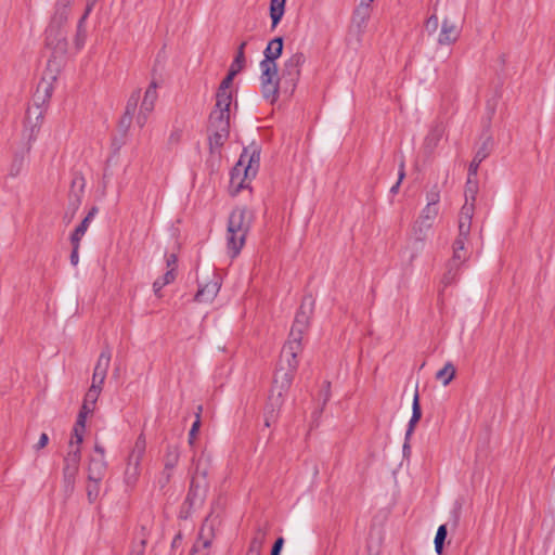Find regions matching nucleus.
<instances>
[{
    "label": "nucleus",
    "mask_w": 555,
    "mask_h": 555,
    "mask_svg": "<svg viewBox=\"0 0 555 555\" xmlns=\"http://www.w3.org/2000/svg\"><path fill=\"white\" fill-rule=\"evenodd\" d=\"M26 153H28L27 150L25 152H22L21 154L20 153L15 154L12 165H11V168H10V176L16 177L21 172L23 165H24Z\"/></svg>",
    "instance_id": "c03bdc74"
},
{
    "label": "nucleus",
    "mask_w": 555,
    "mask_h": 555,
    "mask_svg": "<svg viewBox=\"0 0 555 555\" xmlns=\"http://www.w3.org/2000/svg\"><path fill=\"white\" fill-rule=\"evenodd\" d=\"M93 3H94V1H91V2L87 3L85 13L82 14V16L78 21L77 34H76V37H75V44H76L77 49H81L83 47V44H85L86 37H87V31H86V28H85V22H86L88 15L90 14V12L92 11Z\"/></svg>",
    "instance_id": "5701e85b"
},
{
    "label": "nucleus",
    "mask_w": 555,
    "mask_h": 555,
    "mask_svg": "<svg viewBox=\"0 0 555 555\" xmlns=\"http://www.w3.org/2000/svg\"><path fill=\"white\" fill-rule=\"evenodd\" d=\"M284 47V40L282 37H275L269 41L267 48L263 51V62L276 63L275 61L282 55Z\"/></svg>",
    "instance_id": "6ab92c4d"
},
{
    "label": "nucleus",
    "mask_w": 555,
    "mask_h": 555,
    "mask_svg": "<svg viewBox=\"0 0 555 555\" xmlns=\"http://www.w3.org/2000/svg\"><path fill=\"white\" fill-rule=\"evenodd\" d=\"M306 62V56L302 52H296L285 60L281 72L282 92L293 95L298 85L301 66Z\"/></svg>",
    "instance_id": "423d86ee"
},
{
    "label": "nucleus",
    "mask_w": 555,
    "mask_h": 555,
    "mask_svg": "<svg viewBox=\"0 0 555 555\" xmlns=\"http://www.w3.org/2000/svg\"><path fill=\"white\" fill-rule=\"evenodd\" d=\"M207 490L208 482L206 480L205 472L203 473L202 477L198 475L192 477L190 488L183 503V508H186L184 518H186L188 514H190L192 511L203 505L206 499Z\"/></svg>",
    "instance_id": "1a4fd4ad"
},
{
    "label": "nucleus",
    "mask_w": 555,
    "mask_h": 555,
    "mask_svg": "<svg viewBox=\"0 0 555 555\" xmlns=\"http://www.w3.org/2000/svg\"><path fill=\"white\" fill-rule=\"evenodd\" d=\"M212 132L209 135L210 147H221L228 140L230 130L229 129H211Z\"/></svg>",
    "instance_id": "2f4dec72"
},
{
    "label": "nucleus",
    "mask_w": 555,
    "mask_h": 555,
    "mask_svg": "<svg viewBox=\"0 0 555 555\" xmlns=\"http://www.w3.org/2000/svg\"><path fill=\"white\" fill-rule=\"evenodd\" d=\"M260 154L261 147L255 142L244 147L230 172V188L233 195L247 188L246 181L256 177L260 167Z\"/></svg>",
    "instance_id": "f03ea898"
},
{
    "label": "nucleus",
    "mask_w": 555,
    "mask_h": 555,
    "mask_svg": "<svg viewBox=\"0 0 555 555\" xmlns=\"http://www.w3.org/2000/svg\"><path fill=\"white\" fill-rule=\"evenodd\" d=\"M79 468L63 466V490L66 498H69L75 490L76 477Z\"/></svg>",
    "instance_id": "4be33fe9"
},
{
    "label": "nucleus",
    "mask_w": 555,
    "mask_h": 555,
    "mask_svg": "<svg viewBox=\"0 0 555 555\" xmlns=\"http://www.w3.org/2000/svg\"><path fill=\"white\" fill-rule=\"evenodd\" d=\"M179 456L180 454L177 448L168 447L164 457V469H167V472H173L178 464Z\"/></svg>",
    "instance_id": "72a5a7b5"
},
{
    "label": "nucleus",
    "mask_w": 555,
    "mask_h": 555,
    "mask_svg": "<svg viewBox=\"0 0 555 555\" xmlns=\"http://www.w3.org/2000/svg\"><path fill=\"white\" fill-rule=\"evenodd\" d=\"M90 225V221L88 218H83L81 222L76 227L74 232L70 234V243H80L82 236L86 234L88 228Z\"/></svg>",
    "instance_id": "37998d69"
},
{
    "label": "nucleus",
    "mask_w": 555,
    "mask_h": 555,
    "mask_svg": "<svg viewBox=\"0 0 555 555\" xmlns=\"http://www.w3.org/2000/svg\"><path fill=\"white\" fill-rule=\"evenodd\" d=\"M181 137H182L181 130L177 129V130L172 131L169 135V143H171V144L178 143L181 140Z\"/></svg>",
    "instance_id": "338daca9"
},
{
    "label": "nucleus",
    "mask_w": 555,
    "mask_h": 555,
    "mask_svg": "<svg viewBox=\"0 0 555 555\" xmlns=\"http://www.w3.org/2000/svg\"><path fill=\"white\" fill-rule=\"evenodd\" d=\"M157 82L156 81H151L149 88L146 89L145 91V94H144V98H143V101L141 103V107L142 111L144 112H147V113H152L153 109H154V105H155V102L157 100Z\"/></svg>",
    "instance_id": "a878e982"
},
{
    "label": "nucleus",
    "mask_w": 555,
    "mask_h": 555,
    "mask_svg": "<svg viewBox=\"0 0 555 555\" xmlns=\"http://www.w3.org/2000/svg\"><path fill=\"white\" fill-rule=\"evenodd\" d=\"M91 414L88 406H81L78 413L76 423L73 428L72 439L76 440V444H81L83 441V434L86 429L87 416Z\"/></svg>",
    "instance_id": "aec40b11"
},
{
    "label": "nucleus",
    "mask_w": 555,
    "mask_h": 555,
    "mask_svg": "<svg viewBox=\"0 0 555 555\" xmlns=\"http://www.w3.org/2000/svg\"><path fill=\"white\" fill-rule=\"evenodd\" d=\"M145 449H146L145 438L143 435H140L135 440V443L128 456V460L132 461V463H134V464H141V461L145 453Z\"/></svg>",
    "instance_id": "c85d7f7f"
},
{
    "label": "nucleus",
    "mask_w": 555,
    "mask_h": 555,
    "mask_svg": "<svg viewBox=\"0 0 555 555\" xmlns=\"http://www.w3.org/2000/svg\"><path fill=\"white\" fill-rule=\"evenodd\" d=\"M443 133L444 127L442 122H436L433 125L424 141L425 149L428 152H433L441 140Z\"/></svg>",
    "instance_id": "412c9836"
},
{
    "label": "nucleus",
    "mask_w": 555,
    "mask_h": 555,
    "mask_svg": "<svg viewBox=\"0 0 555 555\" xmlns=\"http://www.w3.org/2000/svg\"><path fill=\"white\" fill-rule=\"evenodd\" d=\"M202 411H203V406L202 405H198L197 406V411L195 413V421L194 423L192 424V427L189 431V442L190 444H193L194 443V440L196 438V435L199 430V427H201V414H202Z\"/></svg>",
    "instance_id": "a18cd8bd"
},
{
    "label": "nucleus",
    "mask_w": 555,
    "mask_h": 555,
    "mask_svg": "<svg viewBox=\"0 0 555 555\" xmlns=\"http://www.w3.org/2000/svg\"><path fill=\"white\" fill-rule=\"evenodd\" d=\"M211 129H229L230 130V113L214 109L209 115Z\"/></svg>",
    "instance_id": "b1692460"
},
{
    "label": "nucleus",
    "mask_w": 555,
    "mask_h": 555,
    "mask_svg": "<svg viewBox=\"0 0 555 555\" xmlns=\"http://www.w3.org/2000/svg\"><path fill=\"white\" fill-rule=\"evenodd\" d=\"M72 244V253L69 256L70 263L73 266H77L79 262V247L80 243H70Z\"/></svg>",
    "instance_id": "680f3d73"
},
{
    "label": "nucleus",
    "mask_w": 555,
    "mask_h": 555,
    "mask_svg": "<svg viewBox=\"0 0 555 555\" xmlns=\"http://www.w3.org/2000/svg\"><path fill=\"white\" fill-rule=\"evenodd\" d=\"M75 0H56L54 4V13L51 17L49 26L64 27L67 23L70 7Z\"/></svg>",
    "instance_id": "4468645a"
},
{
    "label": "nucleus",
    "mask_w": 555,
    "mask_h": 555,
    "mask_svg": "<svg viewBox=\"0 0 555 555\" xmlns=\"http://www.w3.org/2000/svg\"><path fill=\"white\" fill-rule=\"evenodd\" d=\"M80 205L81 201L77 196L68 198L67 208L63 216V221L65 224H69L74 220Z\"/></svg>",
    "instance_id": "7c9ffc66"
},
{
    "label": "nucleus",
    "mask_w": 555,
    "mask_h": 555,
    "mask_svg": "<svg viewBox=\"0 0 555 555\" xmlns=\"http://www.w3.org/2000/svg\"><path fill=\"white\" fill-rule=\"evenodd\" d=\"M150 113L143 112L142 108H140L139 115L137 117V124L140 128H143L147 121Z\"/></svg>",
    "instance_id": "69168bd1"
},
{
    "label": "nucleus",
    "mask_w": 555,
    "mask_h": 555,
    "mask_svg": "<svg viewBox=\"0 0 555 555\" xmlns=\"http://www.w3.org/2000/svg\"><path fill=\"white\" fill-rule=\"evenodd\" d=\"M85 186L86 181L82 175L75 173L73 176L72 182H70V189L68 193V198H72L74 196H77L82 202V196L85 193Z\"/></svg>",
    "instance_id": "c756f323"
},
{
    "label": "nucleus",
    "mask_w": 555,
    "mask_h": 555,
    "mask_svg": "<svg viewBox=\"0 0 555 555\" xmlns=\"http://www.w3.org/2000/svg\"><path fill=\"white\" fill-rule=\"evenodd\" d=\"M260 86L261 94L271 104L276 102L279 92L282 91L281 77L279 76L276 63L260 62Z\"/></svg>",
    "instance_id": "0eeeda50"
},
{
    "label": "nucleus",
    "mask_w": 555,
    "mask_h": 555,
    "mask_svg": "<svg viewBox=\"0 0 555 555\" xmlns=\"http://www.w3.org/2000/svg\"><path fill=\"white\" fill-rule=\"evenodd\" d=\"M459 270L460 269H456V267L452 263H448V270L447 272L443 274V278H442V282L444 285H450L452 283H454L457 279V275H459Z\"/></svg>",
    "instance_id": "de8ad7c7"
},
{
    "label": "nucleus",
    "mask_w": 555,
    "mask_h": 555,
    "mask_svg": "<svg viewBox=\"0 0 555 555\" xmlns=\"http://www.w3.org/2000/svg\"><path fill=\"white\" fill-rule=\"evenodd\" d=\"M474 210L475 205L473 203H465L461 209L459 217V230L463 236L465 234H470Z\"/></svg>",
    "instance_id": "a211bd4d"
},
{
    "label": "nucleus",
    "mask_w": 555,
    "mask_h": 555,
    "mask_svg": "<svg viewBox=\"0 0 555 555\" xmlns=\"http://www.w3.org/2000/svg\"><path fill=\"white\" fill-rule=\"evenodd\" d=\"M46 46L52 50L53 59L65 55L68 46L65 28L48 25L46 29Z\"/></svg>",
    "instance_id": "9d476101"
},
{
    "label": "nucleus",
    "mask_w": 555,
    "mask_h": 555,
    "mask_svg": "<svg viewBox=\"0 0 555 555\" xmlns=\"http://www.w3.org/2000/svg\"><path fill=\"white\" fill-rule=\"evenodd\" d=\"M100 482L101 481H89L87 486V498L89 503H93L99 498Z\"/></svg>",
    "instance_id": "09e8293b"
},
{
    "label": "nucleus",
    "mask_w": 555,
    "mask_h": 555,
    "mask_svg": "<svg viewBox=\"0 0 555 555\" xmlns=\"http://www.w3.org/2000/svg\"><path fill=\"white\" fill-rule=\"evenodd\" d=\"M286 0H271L270 1V17L272 21V28H275L281 22L285 12Z\"/></svg>",
    "instance_id": "cd10ccee"
},
{
    "label": "nucleus",
    "mask_w": 555,
    "mask_h": 555,
    "mask_svg": "<svg viewBox=\"0 0 555 555\" xmlns=\"http://www.w3.org/2000/svg\"><path fill=\"white\" fill-rule=\"evenodd\" d=\"M166 266L168 270H172V273L177 275L178 257L176 254L166 255Z\"/></svg>",
    "instance_id": "bf43d9fd"
},
{
    "label": "nucleus",
    "mask_w": 555,
    "mask_h": 555,
    "mask_svg": "<svg viewBox=\"0 0 555 555\" xmlns=\"http://www.w3.org/2000/svg\"><path fill=\"white\" fill-rule=\"evenodd\" d=\"M266 533L258 529L257 534L251 539L246 555H260Z\"/></svg>",
    "instance_id": "f704fd0d"
},
{
    "label": "nucleus",
    "mask_w": 555,
    "mask_h": 555,
    "mask_svg": "<svg viewBox=\"0 0 555 555\" xmlns=\"http://www.w3.org/2000/svg\"><path fill=\"white\" fill-rule=\"evenodd\" d=\"M112 358V351L108 346H106L100 353L99 359L96 361L91 386H95L98 389L102 390V385L106 378L107 370L109 367Z\"/></svg>",
    "instance_id": "9b49d317"
},
{
    "label": "nucleus",
    "mask_w": 555,
    "mask_h": 555,
    "mask_svg": "<svg viewBox=\"0 0 555 555\" xmlns=\"http://www.w3.org/2000/svg\"><path fill=\"white\" fill-rule=\"evenodd\" d=\"M52 90V83L46 81V78H43L42 81L38 83L33 98V104L27 108L24 130V134L27 135L28 140L27 152L30 151L31 142L36 140L40 130L44 115L43 104L51 98Z\"/></svg>",
    "instance_id": "7ed1b4c3"
},
{
    "label": "nucleus",
    "mask_w": 555,
    "mask_h": 555,
    "mask_svg": "<svg viewBox=\"0 0 555 555\" xmlns=\"http://www.w3.org/2000/svg\"><path fill=\"white\" fill-rule=\"evenodd\" d=\"M80 460H81L80 444H76V440L70 439L69 450L64 457V465H68V467L79 468Z\"/></svg>",
    "instance_id": "393cba45"
},
{
    "label": "nucleus",
    "mask_w": 555,
    "mask_h": 555,
    "mask_svg": "<svg viewBox=\"0 0 555 555\" xmlns=\"http://www.w3.org/2000/svg\"><path fill=\"white\" fill-rule=\"evenodd\" d=\"M330 387H331L330 382H325V387L322 390L323 404H325L330 400Z\"/></svg>",
    "instance_id": "774afa93"
},
{
    "label": "nucleus",
    "mask_w": 555,
    "mask_h": 555,
    "mask_svg": "<svg viewBox=\"0 0 555 555\" xmlns=\"http://www.w3.org/2000/svg\"><path fill=\"white\" fill-rule=\"evenodd\" d=\"M439 26V20L436 13L431 14L426 23H425V29L429 35H433L437 31Z\"/></svg>",
    "instance_id": "864d4df0"
},
{
    "label": "nucleus",
    "mask_w": 555,
    "mask_h": 555,
    "mask_svg": "<svg viewBox=\"0 0 555 555\" xmlns=\"http://www.w3.org/2000/svg\"><path fill=\"white\" fill-rule=\"evenodd\" d=\"M140 475V464H134L128 460L127 467L125 470V481L127 485H134Z\"/></svg>",
    "instance_id": "ea45409f"
},
{
    "label": "nucleus",
    "mask_w": 555,
    "mask_h": 555,
    "mask_svg": "<svg viewBox=\"0 0 555 555\" xmlns=\"http://www.w3.org/2000/svg\"><path fill=\"white\" fill-rule=\"evenodd\" d=\"M133 115L134 114H131V113H127L125 112V114L122 115V117L120 118V121H119V128L120 130L126 133L129 129V127L131 126V122H132V118H133Z\"/></svg>",
    "instance_id": "4d7b16f0"
},
{
    "label": "nucleus",
    "mask_w": 555,
    "mask_h": 555,
    "mask_svg": "<svg viewBox=\"0 0 555 555\" xmlns=\"http://www.w3.org/2000/svg\"><path fill=\"white\" fill-rule=\"evenodd\" d=\"M468 258H469V254L467 253V250L453 249V256L449 262L454 264L456 267V269H460L461 266L468 260Z\"/></svg>",
    "instance_id": "49530a36"
},
{
    "label": "nucleus",
    "mask_w": 555,
    "mask_h": 555,
    "mask_svg": "<svg viewBox=\"0 0 555 555\" xmlns=\"http://www.w3.org/2000/svg\"><path fill=\"white\" fill-rule=\"evenodd\" d=\"M491 151V139L488 138L477 150L474 155V158L468 167V176H477L478 168L482 160H485Z\"/></svg>",
    "instance_id": "f3484780"
},
{
    "label": "nucleus",
    "mask_w": 555,
    "mask_h": 555,
    "mask_svg": "<svg viewBox=\"0 0 555 555\" xmlns=\"http://www.w3.org/2000/svg\"><path fill=\"white\" fill-rule=\"evenodd\" d=\"M468 237H469V234H465L464 236L461 234V232L459 231V235L457 237L455 238L454 243H453V249H462V250H466L465 248V244L466 242L468 241Z\"/></svg>",
    "instance_id": "052dcab7"
},
{
    "label": "nucleus",
    "mask_w": 555,
    "mask_h": 555,
    "mask_svg": "<svg viewBox=\"0 0 555 555\" xmlns=\"http://www.w3.org/2000/svg\"><path fill=\"white\" fill-rule=\"evenodd\" d=\"M247 42L246 41H243L238 48H237V52H236V55L229 68V70H235V75H237L244 67L245 65V54H244V50H245V47H246Z\"/></svg>",
    "instance_id": "58836bf2"
},
{
    "label": "nucleus",
    "mask_w": 555,
    "mask_h": 555,
    "mask_svg": "<svg viewBox=\"0 0 555 555\" xmlns=\"http://www.w3.org/2000/svg\"><path fill=\"white\" fill-rule=\"evenodd\" d=\"M460 34L461 29L446 17L442 22L441 30L438 37V43L441 46L452 44L457 40Z\"/></svg>",
    "instance_id": "2eb2a0df"
},
{
    "label": "nucleus",
    "mask_w": 555,
    "mask_h": 555,
    "mask_svg": "<svg viewBox=\"0 0 555 555\" xmlns=\"http://www.w3.org/2000/svg\"><path fill=\"white\" fill-rule=\"evenodd\" d=\"M49 443V436L46 433H42L39 437L38 442L34 446L36 451L43 449Z\"/></svg>",
    "instance_id": "0e129e2a"
},
{
    "label": "nucleus",
    "mask_w": 555,
    "mask_h": 555,
    "mask_svg": "<svg viewBox=\"0 0 555 555\" xmlns=\"http://www.w3.org/2000/svg\"><path fill=\"white\" fill-rule=\"evenodd\" d=\"M176 280V274L172 273V270H167V272L156 279L153 283V292L157 297H160V291L168 284L172 283Z\"/></svg>",
    "instance_id": "473e14b6"
},
{
    "label": "nucleus",
    "mask_w": 555,
    "mask_h": 555,
    "mask_svg": "<svg viewBox=\"0 0 555 555\" xmlns=\"http://www.w3.org/2000/svg\"><path fill=\"white\" fill-rule=\"evenodd\" d=\"M101 389H98L95 386H90L89 390L87 391L82 405L81 406H88L90 410V413L93 412L94 405L98 401V398L100 396Z\"/></svg>",
    "instance_id": "a19ab883"
},
{
    "label": "nucleus",
    "mask_w": 555,
    "mask_h": 555,
    "mask_svg": "<svg viewBox=\"0 0 555 555\" xmlns=\"http://www.w3.org/2000/svg\"><path fill=\"white\" fill-rule=\"evenodd\" d=\"M476 176H468L465 185V203H473L475 205L477 192H478V182L474 180Z\"/></svg>",
    "instance_id": "4c0bfd02"
},
{
    "label": "nucleus",
    "mask_w": 555,
    "mask_h": 555,
    "mask_svg": "<svg viewBox=\"0 0 555 555\" xmlns=\"http://www.w3.org/2000/svg\"><path fill=\"white\" fill-rule=\"evenodd\" d=\"M146 547V540L144 538L132 544L129 555H144Z\"/></svg>",
    "instance_id": "5fc2aeb1"
},
{
    "label": "nucleus",
    "mask_w": 555,
    "mask_h": 555,
    "mask_svg": "<svg viewBox=\"0 0 555 555\" xmlns=\"http://www.w3.org/2000/svg\"><path fill=\"white\" fill-rule=\"evenodd\" d=\"M455 376V367L451 362H447L444 366L436 373V378L447 386Z\"/></svg>",
    "instance_id": "c9c22d12"
},
{
    "label": "nucleus",
    "mask_w": 555,
    "mask_h": 555,
    "mask_svg": "<svg viewBox=\"0 0 555 555\" xmlns=\"http://www.w3.org/2000/svg\"><path fill=\"white\" fill-rule=\"evenodd\" d=\"M232 92H216L215 109L230 113Z\"/></svg>",
    "instance_id": "e433bc0d"
},
{
    "label": "nucleus",
    "mask_w": 555,
    "mask_h": 555,
    "mask_svg": "<svg viewBox=\"0 0 555 555\" xmlns=\"http://www.w3.org/2000/svg\"><path fill=\"white\" fill-rule=\"evenodd\" d=\"M302 340L288 337L284 344L275 369L272 387L266 406V425L275 420L276 412L284 403L298 367L297 356L302 350Z\"/></svg>",
    "instance_id": "f257e3e1"
},
{
    "label": "nucleus",
    "mask_w": 555,
    "mask_h": 555,
    "mask_svg": "<svg viewBox=\"0 0 555 555\" xmlns=\"http://www.w3.org/2000/svg\"><path fill=\"white\" fill-rule=\"evenodd\" d=\"M172 477V472H167V469H163V472L158 475L156 479V485L160 490L165 489L168 483L170 482V479Z\"/></svg>",
    "instance_id": "603ef678"
},
{
    "label": "nucleus",
    "mask_w": 555,
    "mask_h": 555,
    "mask_svg": "<svg viewBox=\"0 0 555 555\" xmlns=\"http://www.w3.org/2000/svg\"><path fill=\"white\" fill-rule=\"evenodd\" d=\"M447 535H448L447 525H440L438 527V530H437V533L435 537V541H434L435 550H436L437 554H439V555L442 554V552H443Z\"/></svg>",
    "instance_id": "79ce46f5"
},
{
    "label": "nucleus",
    "mask_w": 555,
    "mask_h": 555,
    "mask_svg": "<svg viewBox=\"0 0 555 555\" xmlns=\"http://www.w3.org/2000/svg\"><path fill=\"white\" fill-rule=\"evenodd\" d=\"M235 76H236L235 70H229L227 76L222 79L221 83L219 85L217 91L231 92L229 89H230Z\"/></svg>",
    "instance_id": "3c124183"
},
{
    "label": "nucleus",
    "mask_w": 555,
    "mask_h": 555,
    "mask_svg": "<svg viewBox=\"0 0 555 555\" xmlns=\"http://www.w3.org/2000/svg\"><path fill=\"white\" fill-rule=\"evenodd\" d=\"M371 7L369 2L361 1L353 12L352 22L359 27H364L370 18Z\"/></svg>",
    "instance_id": "bb28decb"
},
{
    "label": "nucleus",
    "mask_w": 555,
    "mask_h": 555,
    "mask_svg": "<svg viewBox=\"0 0 555 555\" xmlns=\"http://www.w3.org/2000/svg\"><path fill=\"white\" fill-rule=\"evenodd\" d=\"M249 229L250 217L247 209L243 207L233 209L229 216L227 229V246L231 258H235L240 254Z\"/></svg>",
    "instance_id": "20e7f679"
},
{
    "label": "nucleus",
    "mask_w": 555,
    "mask_h": 555,
    "mask_svg": "<svg viewBox=\"0 0 555 555\" xmlns=\"http://www.w3.org/2000/svg\"><path fill=\"white\" fill-rule=\"evenodd\" d=\"M107 464L105 457L91 456L88 466V481H102Z\"/></svg>",
    "instance_id": "dca6fc26"
},
{
    "label": "nucleus",
    "mask_w": 555,
    "mask_h": 555,
    "mask_svg": "<svg viewBox=\"0 0 555 555\" xmlns=\"http://www.w3.org/2000/svg\"><path fill=\"white\" fill-rule=\"evenodd\" d=\"M426 198L427 204L413 225V236L415 241L421 243L426 240L427 234L439 214L438 204L440 202V191L437 185H434V188L427 192Z\"/></svg>",
    "instance_id": "39448f33"
},
{
    "label": "nucleus",
    "mask_w": 555,
    "mask_h": 555,
    "mask_svg": "<svg viewBox=\"0 0 555 555\" xmlns=\"http://www.w3.org/2000/svg\"><path fill=\"white\" fill-rule=\"evenodd\" d=\"M221 287V283L217 275H214V279L207 282L204 285H199L198 291L194 296V300L197 302H210L215 299L219 289Z\"/></svg>",
    "instance_id": "ddd939ff"
},
{
    "label": "nucleus",
    "mask_w": 555,
    "mask_h": 555,
    "mask_svg": "<svg viewBox=\"0 0 555 555\" xmlns=\"http://www.w3.org/2000/svg\"><path fill=\"white\" fill-rule=\"evenodd\" d=\"M283 545H284V538L283 537H279L274 541V543L272 545L270 555H281V551L283 548Z\"/></svg>",
    "instance_id": "e2e57ef3"
},
{
    "label": "nucleus",
    "mask_w": 555,
    "mask_h": 555,
    "mask_svg": "<svg viewBox=\"0 0 555 555\" xmlns=\"http://www.w3.org/2000/svg\"><path fill=\"white\" fill-rule=\"evenodd\" d=\"M421 418H422V408H421V403H420V395H418V391L416 390L414 393V397H413V402H412V416L409 421L408 428L405 431V437H404V443H403L404 456L406 455V453H409L411 451L409 441H410V438L415 429L416 424L420 422Z\"/></svg>",
    "instance_id": "f8f14e48"
},
{
    "label": "nucleus",
    "mask_w": 555,
    "mask_h": 555,
    "mask_svg": "<svg viewBox=\"0 0 555 555\" xmlns=\"http://www.w3.org/2000/svg\"><path fill=\"white\" fill-rule=\"evenodd\" d=\"M139 100H140V90H135L129 96V99L127 101V105H126V111L125 112L134 114L135 109H137V106H138Z\"/></svg>",
    "instance_id": "8fccbe9b"
},
{
    "label": "nucleus",
    "mask_w": 555,
    "mask_h": 555,
    "mask_svg": "<svg viewBox=\"0 0 555 555\" xmlns=\"http://www.w3.org/2000/svg\"><path fill=\"white\" fill-rule=\"evenodd\" d=\"M314 305L315 299L311 294L304 296L300 307L296 312L288 337L302 340L304 334L309 328Z\"/></svg>",
    "instance_id": "6e6552de"
},
{
    "label": "nucleus",
    "mask_w": 555,
    "mask_h": 555,
    "mask_svg": "<svg viewBox=\"0 0 555 555\" xmlns=\"http://www.w3.org/2000/svg\"><path fill=\"white\" fill-rule=\"evenodd\" d=\"M462 504L460 502H455L453 509L451 511V519L452 526L457 527L460 518H461Z\"/></svg>",
    "instance_id": "13d9d810"
},
{
    "label": "nucleus",
    "mask_w": 555,
    "mask_h": 555,
    "mask_svg": "<svg viewBox=\"0 0 555 555\" xmlns=\"http://www.w3.org/2000/svg\"><path fill=\"white\" fill-rule=\"evenodd\" d=\"M404 177H405L404 163L401 162L400 166H399L398 181L390 188L391 194L395 195L398 193L400 184H401L402 180L404 179Z\"/></svg>",
    "instance_id": "6e6d98bb"
}]
</instances>
